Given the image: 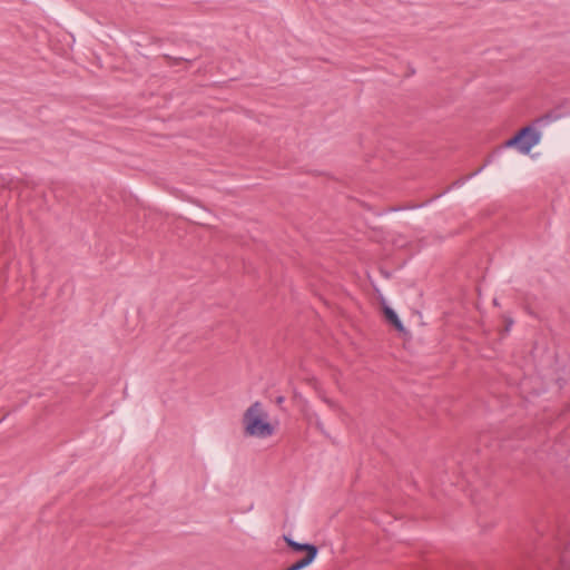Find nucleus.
I'll list each match as a JSON object with an SVG mask.
<instances>
[{
  "instance_id": "7ed1b4c3",
  "label": "nucleus",
  "mask_w": 570,
  "mask_h": 570,
  "mask_svg": "<svg viewBox=\"0 0 570 570\" xmlns=\"http://www.w3.org/2000/svg\"><path fill=\"white\" fill-rule=\"evenodd\" d=\"M284 540L288 548H291L295 552H305V556H309L311 552L313 553V559L316 558L318 553V548L315 544L312 543H299L294 541L289 537H284Z\"/></svg>"
},
{
  "instance_id": "f8f14e48",
  "label": "nucleus",
  "mask_w": 570,
  "mask_h": 570,
  "mask_svg": "<svg viewBox=\"0 0 570 570\" xmlns=\"http://www.w3.org/2000/svg\"><path fill=\"white\" fill-rule=\"evenodd\" d=\"M284 401H285V397L282 395L277 396L275 400L277 405H282L284 403Z\"/></svg>"
},
{
  "instance_id": "20e7f679",
  "label": "nucleus",
  "mask_w": 570,
  "mask_h": 570,
  "mask_svg": "<svg viewBox=\"0 0 570 570\" xmlns=\"http://www.w3.org/2000/svg\"><path fill=\"white\" fill-rule=\"evenodd\" d=\"M383 314H384L386 322L389 324H391L397 332L403 333V334L407 333L403 323L399 318L396 312L392 307L384 305Z\"/></svg>"
},
{
  "instance_id": "f257e3e1",
  "label": "nucleus",
  "mask_w": 570,
  "mask_h": 570,
  "mask_svg": "<svg viewBox=\"0 0 570 570\" xmlns=\"http://www.w3.org/2000/svg\"><path fill=\"white\" fill-rule=\"evenodd\" d=\"M266 414L263 412L261 402L253 403L244 413L243 422L245 434L250 436L267 438L274 432L272 424L264 420Z\"/></svg>"
},
{
  "instance_id": "9d476101",
  "label": "nucleus",
  "mask_w": 570,
  "mask_h": 570,
  "mask_svg": "<svg viewBox=\"0 0 570 570\" xmlns=\"http://www.w3.org/2000/svg\"><path fill=\"white\" fill-rule=\"evenodd\" d=\"M550 120V116L547 115L544 117H540L535 120L537 124H541V122H548Z\"/></svg>"
},
{
  "instance_id": "1a4fd4ad",
  "label": "nucleus",
  "mask_w": 570,
  "mask_h": 570,
  "mask_svg": "<svg viewBox=\"0 0 570 570\" xmlns=\"http://www.w3.org/2000/svg\"><path fill=\"white\" fill-rule=\"evenodd\" d=\"M165 59L167 60V63L169 66H177L179 65L181 61H186V62H191L190 59H186V58H176V57H171V56H168L166 55L165 56Z\"/></svg>"
},
{
  "instance_id": "0eeeda50",
  "label": "nucleus",
  "mask_w": 570,
  "mask_h": 570,
  "mask_svg": "<svg viewBox=\"0 0 570 570\" xmlns=\"http://www.w3.org/2000/svg\"><path fill=\"white\" fill-rule=\"evenodd\" d=\"M314 560L315 559H313V553L311 552L309 556L303 557L302 559L297 560L296 562H294L293 564H291L289 567H287L284 570H302V569L306 568L307 566H309Z\"/></svg>"
},
{
  "instance_id": "9b49d317",
  "label": "nucleus",
  "mask_w": 570,
  "mask_h": 570,
  "mask_svg": "<svg viewBox=\"0 0 570 570\" xmlns=\"http://www.w3.org/2000/svg\"><path fill=\"white\" fill-rule=\"evenodd\" d=\"M331 407L337 409V404L330 399L324 400Z\"/></svg>"
},
{
  "instance_id": "423d86ee",
  "label": "nucleus",
  "mask_w": 570,
  "mask_h": 570,
  "mask_svg": "<svg viewBox=\"0 0 570 570\" xmlns=\"http://www.w3.org/2000/svg\"><path fill=\"white\" fill-rule=\"evenodd\" d=\"M314 560L315 559H313V553L311 552L309 556L303 557L302 559L297 560L296 562H294L293 564H291L289 567H287L284 570H302V569L306 568L307 566H309Z\"/></svg>"
},
{
  "instance_id": "6e6552de",
  "label": "nucleus",
  "mask_w": 570,
  "mask_h": 570,
  "mask_svg": "<svg viewBox=\"0 0 570 570\" xmlns=\"http://www.w3.org/2000/svg\"><path fill=\"white\" fill-rule=\"evenodd\" d=\"M491 163V159H487V161L481 166L479 167L475 171L471 173L470 175H468L465 178L463 179H459L456 180L453 185L454 186H460L461 184H463L465 180L476 176L478 174H480L484 168L485 166H488L489 164Z\"/></svg>"
},
{
  "instance_id": "39448f33",
  "label": "nucleus",
  "mask_w": 570,
  "mask_h": 570,
  "mask_svg": "<svg viewBox=\"0 0 570 570\" xmlns=\"http://www.w3.org/2000/svg\"><path fill=\"white\" fill-rule=\"evenodd\" d=\"M314 560L315 559H313V553L311 552L309 556L303 557L302 559L297 560L296 562H294L293 564H291L289 567H287L284 570H302V569L306 568L307 566H309Z\"/></svg>"
},
{
  "instance_id": "f03ea898",
  "label": "nucleus",
  "mask_w": 570,
  "mask_h": 570,
  "mask_svg": "<svg viewBox=\"0 0 570 570\" xmlns=\"http://www.w3.org/2000/svg\"><path fill=\"white\" fill-rule=\"evenodd\" d=\"M541 132L533 125L522 127L514 136L505 141V147H514L522 154L530 150L540 142Z\"/></svg>"
}]
</instances>
